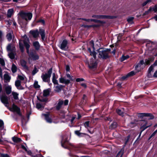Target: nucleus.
I'll use <instances>...</instances> for the list:
<instances>
[{"instance_id":"1","label":"nucleus","mask_w":157,"mask_h":157,"mask_svg":"<svg viewBox=\"0 0 157 157\" xmlns=\"http://www.w3.org/2000/svg\"><path fill=\"white\" fill-rule=\"evenodd\" d=\"M23 43L26 47L27 52L29 55V58L33 60H38L39 59V56L36 52H32L29 53V48L30 47L29 41L28 38L26 37L24 39L19 40V45L21 51L23 52L24 51V47Z\"/></svg>"},{"instance_id":"2","label":"nucleus","mask_w":157,"mask_h":157,"mask_svg":"<svg viewBox=\"0 0 157 157\" xmlns=\"http://www.w3.org/2000/svg\"><path fill=\"white\" fill-rule=\"evenodd\" d=\"M88 50L90 53V55L93 56L94 58V59H91L90 62L88 63V66L91 69H94L96 67L97 63L96 60V53L93 40H91L89 42L88 45Z\"/></svg>"},{"instance_id":"3","label":"nucleus","mask_w":157,"mask_h":157,"mask_svg":"<svg viewBox=\"0 0 157 157\" xmlns=\"http://www.w3.org/2000/svg\"><path fill=\"white\" fill-rule=\"evenodd\" d=\"M30 33L32 35L33 37L35 38H37L39 36L40 33L42 40L44 41L45 39V30L43 29H40L39 31L38 29L31 30L30 31Z\"/></svg>"},{"instance_id":"4","label":"nucleus","mask_w":157,"mask_h":157,"mask_svg":"<svg viewBox=\"0 0 157 157\" xmlns=\"http://www.w3.org/2000/svg\"><path fill=\"white\" fill-rule=\"evenodd\" d=\"M52 72V68H51L48 71V73L42 74L41 76V78H42L43 81L44 82H48L49 79L50 78L51 76Z\"/></svg>"},{"instance_id":"5","label":"nucleus","mask_w":157,"mask_h":157,"mask_svg":"<svg viewBox=\"0 0 157 157\" xmlns=\"http://www.w3.org/2000/svg\"><path fill=\"white\" fill-rule=\"evenodd\" d=\"M99 57L102 59H106L108 57V52L103 49H100L98 52Z\"/></svg>"},{"instance_id":"6","label":"nucleus","mask_w":157,"mask_h":157,"mask_svg":"<svg viewBox=\"0 0 157 157\" xmlns=\"http://www.w3.org/2000/svg\"><path fill=\"white\" fill-rule=\"evenodd\" d=\"M92 17L98 19H112L113 18L112 16L101 15H94L92 16Z\"/></svg>"},{"instance_id":"7","label":"nucleus","mask_w":157,"mask_h":157,"mask_svg":"<svg viewBox=\"0 0 157 157\" xmlns=\"http://www.w3.org/2000/svg\"><path fill=\"white\" fill-rule=\"evenodd\" d=\"M0 98L2 102L4 104L5 106L6 107L8 106L9 102L7 97L5 95H0Z\"/></svg>"},{"instance_id":"8","label":"nucleus","mask_w":157,"mask_h":157,"mask_svg":"<svg viewBox=\"0 0 157 157\" xmlns=\"http://www.w3.org/2000/svg\"><path fill=\"white\" fill-rule=\"evenodd\" d=\"M141 124V128L143 129L142 131H144L151 125V124L150 123H148L147 121H142Z\"/></svg>"},{"instance_id":"9","label":"nucleus","mask_w":157,"mask_h":157,"mask_svg":"<svg viewBox=\"0 0 157 157\" xmlns=\"http://www.w3.org/2000/svg\"><path fill=\"white\" fill-rule=\"evenodd\" d=\"M22 17L27 21V20H30L32 17V14L30 13H24L22 14Z\"/></svg>"},{"instance_id":"10","label":"nucleus","mask_w":157,"mask_h":157,"mask_svg":"<svg viewBox=\"0 0 157 157\" xmlns=\"http://www.w3.org/2000/svg\"><path fill=\"white\" fill-rule=\"evenodd\" d=\"M10 110L16 112L19 115L21 116L20 109L14 104H13Z\"/></svg>"},{"instance_id":"11","label":"nucleus","mask_w":157,"mask_h":157,"mask_svg":"<svg viewBox=\"0 0 157 157\" xmlns=\"http://www.w3.org/2000/svg\"><path fill=\"white\" fill-rule=\"evenodd\" d=\"M67 44V41L66 40H63L61 44L60 48L64 50H67L68 48Z\"/></svg>"},{"instance_id":"12","label":"nucleus","mask_w":157,"mask_h":157,"mask_svg":"<svg viewBox=\"0 0 157 157\" xmlns=\"http://www.w3.org/2000/svg\"><path fill=\"white\" fill-rule=\"evenodd\" d=\"M8 52H15V48L14 45L11 44H9L6 48Z\"/></svg>"},{"instance_id":"13","label":"nucleus","mask_w":157,"mask_h":157,"mask_svg":"<svg viewBox=\"0 0 157 157\" xmlns=\"http://www.w3.org/2000/svg\"><path fill=\"white\" fill-rule=\"evenodd\" d=\"M13 35V33L12 30L9 29L8 30V33L6 36L7 39L9 41H10L12 40Z\"/></svg>"},{"instance_id":"14","label":"nucleus","mask_w":157,"mask_h":157,"mask_svg":"<svg viewBox=\"0 0 157 157\" xmlns=\"http://www.w3.org/2000/svg\"><path fill=\"white\" fill-rule=\"evenodd\" d=\"M42 115L44 117L45 119L47 122L49 123H51L52 122V120L50 117V115L48 113L43 114Z\"/></svg>"},{"instance_id":"15","label":"nucleus","mask_w":157,"mask_h":157,"mask_svg":"<svg viewBox=\"0 0 157 157\" xmlns=\"http://www.w3.org/2000/svg\"><path fill=\"white\" fill-rule=\"evenodd\" d=\"M59 82L60 83L67 85L70 83V80L64 77H61L59 78Z\"/></svg>"},{"instance_id":"16","label":"nucleus","mask_w":157,"mask_h":157,"mask_svg":"<svg viewBox=\"0 0 157 157\" xmlns=\"http://www.w3.org/2000/svg\"><path fill=\"white\" fill-rule=\"evenodd\" d=\"M139 114L140 116L141 117H150L148 118V119H152L154 118V116L150 113H140Z\"/></svg>"},{"instance_id":"17","label":"nucleus","mask_w":157,"mask_h":157,"mask_svg":"<svg viewBox=\"0 0 157 157\" xmlns=\"http://www.w3.org/2000/svg\"><path fill=\"white\" fill-rule=\"evenodd\" d=\"M144 64L145 65V63H144V62L143 60H141L140 61V62L136 65L135 67V69L136 70L137 69V71L139 72L140 70V67L142 65Z\"/></svg>"},{"instance_id":"18","label":"nucleus","mask_w":157,"mask_h":157,"mask_svg":"<svg viewBox=\"0 0 157 157\" xmlns=\"http://www.w3.org/2000/svg\"><path fill=\"white\" fill-rule=\"evenodd\" d=\"M152 10L154 11L155 12H156L157 11V4L155 5L154 7L152 8L151 7H150L148 10L146 11L145 13L146 14H147L149 12Z\"/></svg>"},{"instance_id":"19","label":"nucleus","mask_w":157,"mask_h":157,"mask_svg":"<svg viewBox=\"0 0 157 157\" xmlns=\"http://www.w3.org/2000/svg\"><path fill=\"white\" fill-rule=\"evenodd\" d=\"M154 67H153V65H152L148 69L147 76L149 78L151 77L152 76L151 72H153Z\"/></svg>"},{"instance_id":"20","label":"nucleus","mask_w":157,"mask_h":157,"mask_svg":"<svg viewBox=\"0 0 157 157\" xmlns=\"http://www.w3.org/2000/svg\"><path fill=\"white\" fill-rule=\"evenodd\" d=\"M20 64L23 68L25 70L28 69V67L26 65V62L24 60H21L20 62Z\"/></svg>"},{"instance_id":"21","label":"nucleus","mask_w":157,"mask_h":157,"mask_svg":"<svg viewBox=\"0 0 157 157\" xmlns=\"http://www.w3.org/2000/svg\"><path fill=\"white\" fill-rule=\"evenodd\" d=\"M57 77L56 76L55 74H52V82L54 84L58 85V81L57 80Z\"/></svg>"},{"instance_id":"22","label":"nucleus","mask_w":157,"mask_h":157,"mask_svg":"<svg viewBox=\"0 0 157 157\" xmlns=\"http://www.w3.org/2000/svg\"><path fill=\"white\" fill-rule=\"evenodd\" d=\"M64 86L62 85H58L55 86V90L56 92H59L62 90Z\"/></svg>"},{"instance_id":"23","label":"nucleus","mask_w":157,"mask_h":157,"mask_svg":"<svg viewBox=\"0 0 157 157\" xmlns=\"http://www.w3.org/2000/svg\"><path fill=\"white\" fill-rule=\"evenodd\" d=\"M10 77L7 74H6L4 75V79L6 82H8L10 81Z\"/></svg>"},{"instance_id":"24","label":"nucleus","mask_w":157,"mask_h":157,"mask_svg":"<svg viewBox=\"0 0 157 157\" xmlns=\"http://www.w3.org/2000/svg\"><path fill=\"white\" fill-rule=\"evenodd\" d=\"M13 9H9L8 10L7 13V17H10L13 13Z\"/></svg>"},{"instance_id":"25","label":"nucleus","mask_w":157,"mask_h":157,"mask_svg":"<svg viewBox=\"0 0 157 157\" xmlns=\"http://www.w3.org/2000/svg\"><path fill=\"white\" fill-rule=\"evenodd\" d=\"M5 90L7 94H10L11 92V86H8L5 88Z\"/></svg>"},{"instance_id":"26","label":"nucleus","mask_w":157,"mask_h":157,"mask_svg":"<svg viewBox=\"0 0 157 157\" xmlns=\"http://www.w3.org/2000/svg\"><path fill=\"white\" fill-rule=\"evenodd\" d=\"M33 45L36 50H38L40 48V45L38 41H35L33 43Z\"/></svg>"},{"instance_id":"27","label":"nucleus","mask_w":157,"mask_h":157,"mask_svg":"<svg viewBox=\"0 0 157 157\" xmlns=\"http://www.w3.org/2000/svg\"><path fill=\"white\" fill-rule=\"evenodd\" d=\"M13 141L15 143H18L21 141V139L17 137L14 136L12 137Z\"/></svg>"},{"instance_id":"28","label":"nucleus","mask_w":157,"mask_h":157,"mask_svg":"<svg viewBox=\"0 0 157 157\" xmlns=\"http://www.w3.org/2000/svg\"><path fill=\"white\" fill-rule=\"evenodd\" d=\"M36 108L40 110H42L44 108V106L40 103H37L36 105Z\"/></svg>"},{"instance_id":"29","label":"nucleus","mask_w":157,"mask_h":157,"mask_svg":"<svg viewBox=\"0 0 157 157\" xmlns=\"http://www.w3.org/2000/svg\"><path fill=\"white\" fill-rule=\"evenodd\" d=\"M63 103V101L62 100H59V102L58 103V104L56 106V109L57 110H59L60 108H61L62 105Z\"/></svg>"},{"instance_id":"30","label":"nucleus","mask_w":157,"mask_h":157,"mask_svg":"<svg viewBox=\"0 0 157 157\" xmlns=\"http://www.w3.org/2000/svg\"><path fill=\"white\" fill-rule=\"evenodd\" d=\"M90 21H94L95 22L99 23L101 24H103L105 23V22L104 21L95 19H90Z\"/></svg>"},{"instance_id":"31","label":"nucleus","mask_w":157,"mask_h":157,"mask_svg":"<svg viewBox=\"0 0 157 157\" xmlns=\"http://www.w3.org/2000/svg\"><path fill=\"white\" fill-rule=\"evenodd\" d=\"M116 112L120 115L123 116L124 115L123 109H117L116 110Z\"/></svg>"},{"instance_id":"32","label":"nucleus","mask_w":157,"mask_h":157,"mask_svg":"<svg viewBox=\"0 0 157 157\" xmlns=\"http://www.w3.org/2000/svg\"><path fill=\"white\" fill-rule=\"evenodd\" d=\"M11 70L13 73H14L17 71V67L14 64H13L12 66Z\"/></svg>"},{"instance_id":"33","label":"nucleus","mask_w":157,"mask_h":157,"mask_svg":"<svg viewBox=\"0 0 157 157\" xmlns=\"http://www.w3.org/2000/svg\"><path fill=\"white\" fill-rule=\"evenodd\" d=\"M14 52H8V55L9 57L12 59H14L15 57Z\"/></svg>"},{"instance_id":"34","label":"nucleus","mask_w":157,"mask_h":157,"mask_svg":"<svg viewBox=\"0 0 157 157\" xmlns=\"http://www.w3.org/2000/svg\"><path fill=\"white\" fill-rule=\"evenodd\" d=\"M12 94L13 96V97L14 99L17 100L18 99V94L16 92H13Z\"/></svg>"},{"instance_id":"35","label":"nucleus","mask_w":157,"mask_h":157,"mask_svg":"<svg viewBox=\"0 0 157 157\" xmlns=\"http://www.w3.org/2000/svg\"><path fill=\"white\" fill-rule=\"evenodd\" d=\"M21 81L19 80H17L15 82V85L18 89L21 86Z\"/></svg>"},{"instance_id":"36","label":"nucleus","mask_w":157,"mask_h":157,"mask_svg":"<svg viewBox=\"0 0 157 157\" xmlns=\"http://www.w3.org/2000/svg\"><path fill=\"white\" fill-rule=\"evenodd\" d=\"M152 0H147L144 2L142 4V6H145L147 4H149L151 2Z\"/></svg>"},{"instance_id":"37","label":"nucleus","mask_w":157,"mask_h":157,"mask_svg":"<svg viewBox=\"0 0 157 157\" xmlns=\"http://www.w3.org/2000/svg\"><path fill=\"white\" fill-rule=\"evenodd\" d=\"M49 94V90H45L44 91L43 96H47Z\"/></svg>"},{"instance_id":"38","label":"nucleus","mask_w":157,"mask_h":157,"mask_svg":"<svg viewBox=\"0 0 157 157\" xmlns=\"http://www.w3.org/2000/svg\"><path fill=\"white\" fill-rule=\"evenodd\" d=\"M117 126V123L116 122H113L110 126V128L111 129L115 128Z\"/></svg>"},{"instance_id":"39","label":"nucleus","mask_w":157,"mask_h":157,"mask_svg":"<svg viewBox=\"0 0 157 157\" xmlns=\"http://www.w3.org/2000/svg\"><path fill=\"white\" fill-rule=\"evenodd\" d=\"M38 71L36 66H35L34 68L32 71V75H34L36 73H37Z\"/></svg>"},{"instance_id":"40","label":"nucleus","mask_w":157,"mask_h":157,"mask_svg":"<svg viewBox=\"0 0 157 157\" xmlns=\"http://www.w3.org/2000/svg\"><path fill=\"white\" fill-rule=\"evenodd\" d=\"M129 58V56L128 55H127L126 56H122L121 57V61H123L127 59L128 58Z\"/></svg>"},{"instance_id":"41","label":"nucleus","mask_w":157,"mask_h":157,"mask_svg":"<svg viewBox=\"0 0 157 157\" xmlns=\"http://www.w3.org/2000/svg\"><path fill=\"white\" fill-rule=\"evenodd\" d=\"M134 19V17H130L128 18L127 21L130 23L132 24L133 23V20Z\"/></svg>"},{"instance_id":"42","label":"nucleus","mask_w":157,"mask_h":157,"mask_svg":"<svg viewBox=\"0 0 157 157\" xmlns=\"http://www.w3.org/2000/svg\"><path fill=\"white\" fill-rule=\"evenodd\" d=\"M34 86L36 88H38L40 87V86L38 84V82H35L34 84Z\"/></svg>"},{"instance_id":"43","label":"nucleus","mask_w":157,"mask_h":157,"mask_svg":"<svg viewBox=\"0 0 157 157\" xmlns=\"http://www.w3.org/2000/svg\"><path fill=\"white\" fill-rule=\"evenodd\" d=\"M66 76H67V77L69 79V80H70H70L73 81L74 80L73 78V76H71L69 74H67Z\"/></svg>"},{"instance_id":"44","label":"nucleus","mask_w":157,"mask_h":157,"mask_svg":"<svg viewBox=\"0 0 157 157\" xmlns=\"http://www.w3.org/2000/svg\"><path fill=\"white\" fill-rule=\"evenodd\" d=\"M0 64L2 66H4L5 63L4 59L2 58H0Z\"/></svg>"},{"instance_id":"45","label":"nucleus","mask_w":157,"mask_h":157,"mask_svg":"<svg viewBox=\"0 0 157 157\" xmlns=\"http://www.w3.org/2000/svg\"><path fill=\"white\" fill-rule=\"evenodd\" d=\"M0 128H2V129L4 128V122L1 120H0Z\"/></svg>"},{"instance_id":"46","label":"nucleus","mask_w":157,"mask_h":157,"mask_svg":"<svg viewBox=\"0 0 157 157\" xmlns=\"http://www.w3.org/2000/svg\"><path fill=\"white\" fill-rule=\"evenodd\" d=\"M135 72L133 71H132L129 73L127 75V77L132 76L135 74Z\"/></svg>"},{"instance_id":"47","label":"nucleus","mask_w":157,"mask_h":157,"mask_svg":"<svg viewBox=\"0 0 157 157\" xmlns=\"http://www.w3.org/2000/svg\"><path fill=\"white\" fill-rule=\"evenodd\" d=\"M76 118V116H73L72 117V118L71 120V122L72 124L74 123V121L75 120V119Z\"/></svg>"},{"instance_id":"48","label":"nucleus","mask_w":157,"mask_h":157,"mask_svg":"<svg viewBox=\"0 0 157 157\" xmlns=\"http://www.w3.org/2000/svg\"><path fill=\"white\" fill-rule=\"evenodd\" d=\"M18 78L21 80H23L24 79V77L23 76L21 75H18Z\"/></svg>"},{"instance_id":"49","label":"nucleus","mask_w":157,"mask_h":157,"mask_svg":"<svg viewBox=\"0 0 157 157\" xmlns=\"http://www.w3.org/2000/svg\"><path fill=\"white\" fill-rule=\"evenodd\" d=\"M84 125L85 128H88L89 127V121H86L84 124Z\"/></svg>"},{"instance_id":"50","label":"nucleus","mask_w":157,"mask_h":157,"mask_svg":"<svg viewBox=\"0 0 157 157\" xmlns=\"http://www.w3.org/2000/svg\"><path fill=\"white\" fill-rule=\"evenodd\" d=\"M84 79L83 78H77L76 79V81L77 82H80L84 81Z\"/></svg>"},{"instance_id":"51","label":"nucleus","mask_w":157,"mask_h":157,"mask_svg":"<svg viewBox=\"0 0 157 157\" xmlns=\"http://www.w3.org/2000/svg\"><path fill=\"white\" fill-rule=\"evenodd\" d=\"M1 157H10L7 154H2L1 155Z\"/></svg>"},{"instance_id":"52","label":"nucleus","mask_w":157,"mask_h":157,"mask_svg":"<svg viewBox=\"0 0 157 157\" xmlns=\"http://www.w3.org/2000/svg\"><path fill=\"white\" fill-rule=\"evenodd\" d=\"M67 141V140H63V138L62 139V140H61V145H62V146L63 147H64V142H65Z\"/></svg>"},{"instance_id":"53","label":"nucleus","mask_w":157,"mask_h":157,"mask_svg":"<svg viewBox=\"0 0 157 157\" xmlns=\"http://www.w3.org/2000/svg\"><path fill=\"white\" fill-rule=\"evenodd\" d=\"M150 63V61L149 60L146 59L145 60V65H147L149 63Z\"/></svg>"},{"instance_id":"54","label":"nucleus","mask_w":157,"mask_h":157,"mask_svg":"<svg viewBox=\"0 0 157 157\" xmlns=\"http://www.w3.org/2000/svg\"><path fill=\"white\" fill-rule=\"evenodd\" d=\"M75 133L78 136H79L81 134V133L79 132L78 131H75Z\"/></svg>"},{"instance_id":"55","label":"nucleus","mask_w":157,"mask_h":157,"mask_svg":"<svg viewBox=\"0 0 157 157\" xmlns=\"http://www.w3.org/2000/svg\"><path fill=\"white\" fill-rule=\"evenodd\" d=\"M156 133V131H155L150 136L149 139H150L151 138H152L153 136H154Z\"/></svg>"},{"instance_id":"56","label":"nucleus","mask_w":157,"mask_h":157,"mask_svg":"<svg viewBox=\"0 0 157 157\" xmlns=\"http://www.w3.org/2000/svg\"><path fill=\"white\" fill-rule=\"evenodd\" d=\"M11 0H0V3H1L3 2H10Z\"/></svg>"},{"instance_id":"57","label":"nucleus","mask_w":157,"mask_h":157,"mask_svg":"<svg viewBox=\"0 0 157 157\" xmlns=\"http://www.w3.org/2000/svg\"><path fill=\"white\" fill-rule=\"evenodd\" d=\"M3 36V33L0 30V40L2 39V36Z\"/></svg>"},{"instance_id":"58","label":"nucleus","mask_w":157,"mask_h":157,"mask_svg":"<svg viewBox=\"0 0 157 157\" xmlns=\"http://www.w3.org/2000/svg\"><path fill=\"white\" fill-rule=\"evenodd\" d=\"M68 101L67 100H65L64 102V104L65 105H68Z\"/></svg>"},{"instance_id":"59","label":"nucleus","mask_w":157,"mask_h":157,"mask_svg":"<svg viewBox=\"0 0 157 157\" xmlns=\"http://www.w3.org/2000/svg\"><path fill=\"white\" fill-rule=\"evenodd\" d=\"M21 147L22 149L25 150L26 151H27V150L25 146L23 145H21Z\"/></svg>"},{"instance_id":"60","label":"nucleus","mask_w":157,"mask_h":157,"mask_svg":"<svg viewBox=\"0 0 157 157\" xmlns=\"http://www.w3.org/2000/svg\"><path fill=\"white\" fill-rule=\"evenodd\" d=\"M70 70V67H69L67 65L66 67V71H69Z\"/></svg>"},{"instance_id":"61","label":"nucleus","mask_w":157,"mask_h":157,"mask_svg":"<svg viewBox=\"0 0 157 157\" xmlns=\"http://www.w3.org/2000/svg\"><path fill=\"white\" fill-rule=\"evenodd\" d=\"M152 65H153V67L157 66V60L154 63V64Z\"/></svg>"},{"instance_id":"62","label":"nucleus","mask_w":157,"mask_h":157,"mask_svg":"<svg viewBox=\"0 0 157 157\" xmlns=\"http://www.w3.org/2000/svg\"><path fill=\"white\" fill-rule=\"evenodd\" d=\"M81 85L83 87L86 88V86L85 83H82L81 84Z\"/></svg>"},{"instance_id":"63","label":"nucleus","mask_w":157,"mask_h":157,"mask_svg":"<svg viewBox=\"0 0 157 157\" xmlns=\"http://www.w3.org/2000/svg\"><path fill=\"white\" fill-rule=\"evenodd\" d=\"M37 98H38V100H39L40 101H45V99H40V98H38L37 97Z\"/></svg>"},{"instance_id":"64","label":"nucleus","mask_w":157,"mask_h":157,"mask_svg":"<svg viewBox=\"0 0 157 157\" xmlns=\"http://www.w3.org/2000/svg\"><path fill=\"white\" fill-rule=\"evenodd\" d=\"M2 87L1 84H0V93L2 91Z\"/></svg>"}]
</instances>
